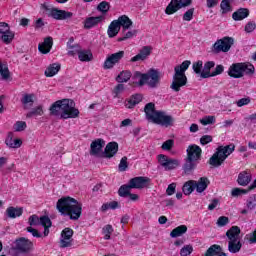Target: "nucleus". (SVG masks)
I'll use <instances>...</instances> for the list:
<instances>
[{"label":"nucleus","instance_id":"obj_19","mask_svg":"<svg viewBox=\"0 0 256 256\" xmlns=\"http://www.w3.org/2000/svg\"><path fill=\"white\" fill-rule=\"evenodd\" d=\"M117 151H119V144L117 142H110L105 147L103 158L111 159L117 155Z\"/></svg>","mask_w":256,"mask_h":256},{"label":"nucleus","instance_id":"obj_2","mask_svg":"<svg viewBox=\"0 0 256 256\" xmlns=\"http://www.w3.org/2000/svg\"><path fill=\"white\" fill-rule=\"evenodd\" d=\"M56 208L63 217H69L71 221H79L83 213V204L71 197L60 198Z\"/></svg>","mask_w":256,"mask_h":256},{"label":"nucleus","instance_id":"obj_49","mask_svg":"<svg viewBox=\"0 0 256 256\" xmlns=\"http://www.w3.org/2000/svg\"><path fill=\"white\" fill-rule=\"evenodd\" d=\"M126 30H123V36L118 38V41H127V39H132V37H135V35H137V30H132V31H128L125 32Z\"/></svg>","mask_w":256,"mask_h":256},{"label":"nucleus","instance_id":"obj_25","mask_svg":"<svg viewBox=\"0 0 256 256\" xmlns=\"http://www.w3.org/2000/svg\"><path fill=\"white\" fill-rule=\"evenodd\" d=\"M53 47V38L51 36L46 37L44 39V42L38 45V49L40 53H43V55H47L51 51Z\"/></svg>","mask_w":256,"mask_h":256},{"label":"nucleus","instance_id":"obj_51","mask_svg":"<svg viewBox=\"0 0 256 256\" xmlns=\"http://www.w3.org/2000/svg\"><path fill=\"white\" fill-rule=\"evenodd\" d=\"M247 193H249V190L243 188H233L231 191L233 197H241V195H247Z\"/></svg>","mask_w":256,"mask_h":256},{"label":"nucleus","instance_id":"obj_5","mask_svg":"<svg viewBox=\"0 0 256 256\" xmlns=\"http://www.w3.org/2000/svg\"><path fill=\"white\" fill-rule=\"evenodd\" d=\"M190 65L191 61L185 60L182 65L175 66L172 83L170 85V89H172V91L179 93V91H181V87H185V85H187V75H185V71L189 69Z\"/></svg>","mask_w":256,"mask_h":256},{"label":"nucleus","instance_id":"obj_52","mask_svg":"<svg viewBox=\"0 0 256 256\" xmlns=\"http://www.w3.org/2000/svg\"><path fill=\"white\" fill-rule=\"evenodd\" d=\"M25 129H27V123L25 121H17L14 124V131L16 132L25 131Z\"/></svg>","mask_w":256,"mask_h":256},{"label":"nucleus","instance_id":"obj_17","mask_svg":"<svg viewBox=\"0 0 256 256\" xmlns=\"http://www.w3.org/2000/svg\"><path fill=\"white\" fill-rule=\"evenodd\" d=\"M132 189H145L151 183L149 177L138 176L129 180L128 182Z\"/></svg>","mask_w":256,"mask_h":256},{"label":"nucleus","instance_id":"obj_21","mask_svg":"<svg viewBox=\"0 0 256 256\" xmlns=\"http://www.w3.org/2000/svg\"><path fill=\"white\" fill-rule=\"evenodd\" d=\"M105 21V16H96V17H88L84 22L85 29H93V27H97L99 23H103Z\"/></svg>","mask_w":256,"mask_h":256},{"label":"nucleus","instance_id":"obj_13","mask_svg":"<svg viewBox=\"0 0 256 256\" xmlns=\"http://www.w3.org/2000/svg\"><path fill=\"white\" fill-rule=\"evenodd\" d=\"M125 57V51L121 50L109 55L103 64V69H113L117 64L121 63V59Z\"/></svg>","mask_w":256,"mask_h":256},{"label":"nucleus","instance_id":"obj_38","mask_svg":"<svg viewBox=\"0 0 256 256\" xmlns=\"http://www.w3.org/2000/svg\"><path fill=\"white\" fill-rule=\"evenodd\" d=\"M185 233H187V227L185 225H180L171 231L170 237L175 239L181 237V235H185Z\"/></svg>","mask_w":256,"mask_h":256},{"label":"nucleus","instance_id":"obj_42","mask_svg":"<svg viewBox=\"0 0 256 256\" xmlns=\"http://www.w3.org/2000/svg\"><path fill=\"white\" fill-rule=\"evenodd\" d=\"M131 184L128 182V184L122 185L119 190H118V195L120 197H128L129 194L131 193Z\"/></svg>","mask_w":256,"mask_h":256},{"label":"nucleus","instance_id":"obj_15","mask_svg":"<svg viewBox=\"0 0 256 256\" xmlns=\"http://www.w3.org/2000/svg\"><path fill=\"white\" fill-rule=\"evenodd\" d=\"M48 17H52L56 21H65V19H71L73 17V12L52 8L49 10Z\"/></svg>","mask_w":256,"mask_h":256},{"label":"nucleus","instance_id":"obj_8","mask_svg":"<svg viewBox=\"0 0 256 256\" xmlns=\"http://www.w3.org/2000/svg\"><path fill=\"white\" fill-rule=\"evenodd\" d=\"M253 73H255V66L250 63H235L228 70L229 77L234 79H241L245 74L253 75Z\"/></svg>","mask_w":256,"mask_h":256},{"label":"nucleus","instance_id":"obj_37","mask_svg":"<svg viewBox=\"0 0 256 256\" xmlns=\"http://www.w3.org/2000/svg\"><path fill=\"white\" fill-rule=\"evenodd\" d=\"M133 74L129 70H123L122 72L119 73V75L116 77L117 83H127L129 79Z\"/></svg>","mask_w":256,"mask_h":256},{"label":"nucleus","instance_id":"obj_7","mask_svg":"<svg viewBox=\"0 0 256 256\" xmlns=\"http://www.w3.org/2000/svg\"><path fill=\"white\" fill-rule=\"evenodd\" d=\"M233 151H235V144L219 146L212 157H210L209 164L212 165V167H221L222 163H225V159H227Z\"/></svg>","mask_w":256,"mask_h":256},{"label":"nucleus","instance_id":"obj_20","mask_svg":"<svg viewBox=\"0 0 256 256\" xmlns=\"http://www.w3.org/2000/svg\"><path fill=\"white\" fill-rule=\"evenodd\" d=\"M143 101V95L134 94L125 100L124 105L126 109H133L136 105H139Z\"/></svg>","mask_w":256,"mask_h":256},{"label":"nucleus","instance_id":"obj_59","mask_svg":"<svg viewBox=\"0 0 256 256\" xmlns=\"http://www.w3.org/2000/svg\"><path fill=\"white\" fill-rule=\"evenodd\" d=\"M129 167V164L127 163V157L124 156L122 157V159L120 160V164H119V171H127V168Z\"/></svg>","mask_w":256,"mask_h":256},{"label":"nucleus","instance_id":"obj_58","mask_svg":"<svg viewBox=\"0 0 256 256\" xmlns=\"http://www.w3.org/2000/svg\"><path fill=\"white\" fill-rule=\"evenodd\" d=\"M229 224V218L227 216H220L217 220L218 227H225Z\"/></svg>","mask_w":256,"mask_h":256},{"label":"nucleus","instance_id":"obj_46","mask_svg":"<svg viewBox=\"0 0 256 256\" xmlns=\"http://www.w3.org/2000/svg\"><path fill=\"white\" fill-rule=\"evenodd\" d=\"M246 207L248 211H253L256 207V194L250 196L246 201Z\"/></svg>","mask_w":256,"mask_h":256},{"label":"nucleus","instance_id":"obj_41","mask_svg":"<svg viewBox=\"0 0 256 256\" xmlns=\"http://www.w3.org/2000/svg\"><path fill=\"white\" fill-rule=\"evenodd\" d=\"M45 112L43 111V107L41 105L33 108L30 112L26 114V117L28 119H31V117H41Z\"/></svg>","mask_w":256,"mask_h":256},{"label":"nucleus","instance_id":"obj_48","mask_svg":"<svg viewBox=\"0 0 256 256\" xmlns=\"http://www.w3.org/2000/svg\"><path fill=\"white\" fill-rule=\"evenodd\" d=\"M192 69L194 73H196V75H200L201 77V73H203V61L198 60L197 62H194L192 65Z\"/></svg>","mask_w":256,"mask_h":256},{"label":"nucleus","instance_id":"obj_31","mask_svg":"<svg viewBox=\"0 0 256 256\" xmlns=\"http://www.w3.org/2000/svg\"><path fill=\"white\" fill-rule=\"evenodd\" d=\"M247 17H249V9L247 8H239L232 14L234 21H243V19H247Z\"/></svg>","mask_w":256,"mask_h":256},{"label":"nucleus","instance_id":"obj_34","mask_svg":"<svg viewBox=\"0 0 256 256\" xmlns=\"http://www.w3.org/2000/svg\"><path fill=\"white\" fill-rule=\"evenodd\" d=\"M118 26L123 27V31H127L133 25V21L127 15L120 16L117 20Z\"/></svg>","mask_w":256,"mask_h":256},{"label":"nucleus","instance_id":"obj_29","mask_svg":"<svg viewBox=\"0 0 256 256\" xmlns=\"http://www.w3.org/2000/svg\"><path fill=\"white\" fill-rule=\"evenodd\" d=\"M6 215L10 219H17L23 215V208L10 206L6 209Z\"/></svg>","mask_w":256,"mask_h":256},{"label":"nucleus","instance_id":"obj_35","mask_svg":"<svg viewBox=\"0 0 256 256\" xmlns=\"http://www.w3.org/2000/svg\"><path fill=\"white\" fill-rule=\"evenodd\" d=\"M241 247H243L241 240L228 241V251L230 253H239L241 251Z\"/></svg>","mask_w":256,"mask_h":256},{"label":"nucleus","instance_id":"obj_11","mask_svg":"<svg viewBox=\"0 0 256 256\" xmlns=\"http://www.w3.org/2000/svg\"><path fill=\"white\" fill-rule=\"evenodd\" d=\"M159 165L162 166L164 171H173V169H177L179 167L180 162L177 159L169 158V156L164 154H159L157 156Z\"/></svg>","mask_w":256,"mask_h":256},{"label":"nucleus","instance_id":"obj_16","mask_svg":"<svg viewBox=\"0 0 256 256\" xmlns=\"http://www.w3.org/2000/svg\"><path fill=\"white\" fill-rule=\"evenodd\" d=\"M73 245V229L65 228L61 233L60 247L65 249Z\"/></svg>","mask_w":256,"mask_h":256},{"label":"nucleus","instance_id":"obj_23","mask_svg":"<svg viewBox=\"0 0 256 256\" xmlns=\"http://www.w3.org/2000/svg\"><path fill=\"white\" fill-rule=\"evenodd\" d=\"M252 179L253 176H251V173L242 171L238 174L237 183L238 185H241V187H247V185L251 183Z\"/></svg>","mask_w":256,"mask_h":256},{"label":"nucleus","instance_id":"obj_62","mask_svg":"<svg viewBox=\"0 0 256 256\" xmlns=\"http://www.w3.org/2000/svg\"><path fill=\"white\" fill-rule=\"evenodd\" d=\"M26 231H28V233H31V235L33 237H36L37 239L41 238V233H39V230L29 226L26 228Z\"/></svg>","mask_w":256,"mask_h":256},{"label":"nucleus","instance_id":"obj_26","mask_svg":"<svg viewBox=\"0 0 256 256\" xmlns=\"http://www.w3.org/2000/svg\"><path fill=\"white\" fill-rule=\"evenodd\" d=\"M75 53H78V59L82 62L93 61V53L90 50H83L79 47H76Z\"/></svg>","mask_w":256,"mask_h":256},{"label":"nucleus","instance_id":"obj_45","mask_svg":"<svg viewBox=\"0 0 256 256\" xmlns=\"http://www.w3.org/2000/svg\"><path fill=\"white\" fill-rule=\"evenodd\" d=\"M124 91H125V84L119 83L118 85H116L114 87V89L112 90V94L114 95V99H117V97H119V95H121Z\"/></svg>","mask_w":256,"mask_h":256},{"label":"nucleus","instance_id":"obj_3","mask_svg":"<svg viewBox=\"0 0 256 256\" xmlns=\"http://www.w3.org/2000/svg\"><path fill=\"white\" fill-rule=\"evenodd\" d=\"M144 113L146 119L156 125H163L164 127H171L173 125V116L167 115V112L165 111L155 110V103L153 102L145 105Z\"/></svg>","mask_w":256,"mask_h":256},{"label":"nucleus","instance_id":"obj_12","mask_svg":"<svg viewBox=\"0 0 256 256\" xmlns=\"http://www.w3.org/2000/svg\"><path fill=\"white\" fill-rule=\"evenodd\" d=\"M193 0H171L168 6L165 9L166 15H173L183 9V7H189Z\"/></svg>","mask_w":256,"mask_h":256},{"label":"nucleus","instance_id":"obj_39","mask_svg":"<svg viewBox=\"0 0 256 256\" xmlns=\"http://www.w3.org/2000/svg\"><path fill=\"white\" fill-rule=\"evenodd\" d=\"M13 39H15V33L11 30L4 32V34L1 35V41L4 42L5 45H11Z\"/></svg>","mask_w":256,"mask_h":256},{"label":"nucleus","instance_id":"obj_36","mask_svg":"<svg viewBox=\"0 0 256 256\" xmlns=\"http://www.w3.org/2000/svg\"><path fill=\"white\" fill-rule=\"evenodd\" d=\"M215 67V62L213 61H208L204 64V68L201 73V78L202 79H209L211 77V69Z\"/></svg>","mask_w":256,"mask_h":256},{"label":"nucleus","instance_id":"obj_56","mask_svg":"<svg viewBox=\"0 0 256 256\" xmlns=\"http://www.w3.org/2000/svg\"><path fill=\"white\" fill-rule=\"evenodd\" d=\"M195 13V8L188 9L183 15V21H191L193 19V14Z\"/></svg>","mask_w":256,"mask_h":256},{"label":"nucleus","instance_id":"obj_24","mask_svg":"<svg viewBox=\"0 0 256 256\" xmlns=\"http://www.w3.org/2000/svg\"><path fill=\"white\" fill-rule=\"evenodd\" d=\"M5 143L7 147H10V149H19V147L23 145V141L21 139H13V132L8 133Z\"/></svg>","mask_w":256,"mask_h":256},{"label":"nucleus","instance_id":"obj_14","mask_svg":"<svg viewBox=\"0 0 256 256\" xmlns=\"http://www.w3.org/2000/svg\"><path fill=\"white\" fill-rule=\"evenodd\" d=\"M105 147V140L96 139L90 145V155L92 157H103V148Z\"/></svg>","mask_w":256,"mask_h":256},{"label":"nucleus","instance_id":"obj_44","mask_svg":"<svg viewBox=\"0 0 256 256\" xmlns=\"http://www.w3.org/2000/svg\"><path fill=\"white\" fill-rule=\"evenodd\" d=\"M51 219L48 216H42V227H44V237L49 235V227H51Z\"/></svg>","mask_w":256,"mask_h":256},{"label":"nucleus","instance_id":"obj_55","mask_svg":"<svg viewBox=\"0 0 256 256\" xmlns=\"http://www.w3.org/2000/svg\"><path fill=\"white\" fill-rule=\"evenodd\" d=\"M173 145H175V141H173V139H169L162 144V149L163 151H171V149H173Z\"/></svg>","mask_w":256,"mask_h":256},{"label":"nucleus","instance_id":"obj_6","mask_svg":"<svg viewBox=\"0 0 256 256\" xmlns=\"http://www.w3.org/2000/svg\"><path fill=\"white\" fill-rule=\"evenodd\" d=\"M33 251V242L25 237H20L13 242L9 249L11 256H27Z\"/></svg>","mask_w":256,"mask_h":256},{"label":"nucleus","instance_id":"obj_10","mask_svg":"<svg viewBox=\"0 0 256 256\" xmlns=\"http://www.w3.org/2000/svg\"><path fill=\"white\" fill-rule=\"evenodd\" d=\"M233 43L234 40L231 37H224L219 39L214 43L212 47V53H227L233 46Z\"/></svg>","mask_w":256,"mask_h":256},{"label":"nucleus","instance_id":"obj_30","mask_svg":"<svg viewBox=\"0 0 256 256\" xmlns=\"http://www.w3.org/2000/svg\"><path fill=\"white\" fill-rule=\"evenodd\" d=\"M209 178L201 177L198 181H195V189L197 193H203L207 187H209Z\"/></svg>","mask_w":256,"mask_h":256},{"label":"nucleus","instance_id":"obj_32","mask_svg":"<svg viewBox=\"0 0 256 256\" xmlns=\"http://www.w3.org/2000/svg\"><path fill=\"white\" fill-rule=\"evenodd\" d=\"M205 256H227L221 249V246L214 244L207 251Z\"/></svg>","mask_w":256,"mask_h":256},{"label":"nucleus","instance_id":"obj_57","mask_svg":"<svg viewBox=\"0 0 256 256\" xmlns=\"http://www.w3.org/2000/svg\"><path fill=\"white\" fill-rule=\"evenodd\" d=\"M144 76H145V74H143L139 71L134 72L133 78L134 79H140L138 83L141 87H142V85H145V79L143 78Z\"/></svg>","mask_w":256,"mask_h":256},{"label":"nucleus","instance_id":"obj_40","mask_svg":"<svg viewBox=\"0 0 256 256\" xmlns=\"http://www.w3.org/2000/svg\"><path fill=\"white\" fill-rule=\"evenodd\" d=\"M182 191H183L184 195H191V193H193V191H195V181L194 180L187 181L183 185Z\"/></svg>","mask_w":256,"mask_h":256},{"label":"nucleus","instance_id":"obj_64","mask_svg":"<svg viewBox=\"0 0 256 256\" xmlns=\"http://www.w3.org/2000/svg\"><path fill=\"white\" fill-rule=\"evenodd\" d=\"M176 188H177V184L175 183H171L170 185H168V188L166 189L167 195H170V196L174 195Z\"/></svg>","mask_w":256,"mask_h":256},{"label":"nucleus","instance_id":"obj_27","mask_svg":"<svg viewBox=\"0 0 256 256\" xmlns=\"http://www.w3.org/2000/svg\"><path fill=\"white\" fill-rule=\"evenodd\" d=\"M121 31V27L119 26V22L114 20L110 23L108 26L107 34L110 39H113V37H117L119 35V32Z\"/></svg>","mask_w":256,"mask_h":256},{"label":"nucleus","instance_id":"obj_1","mask_svg":"<svg viewBox=\"0 0 256 256\" xmlns=\"http://www.w3.org/2000/svg\"><path fill=\"white\" fill-rule=\"evenodd\" d=\"M50 115L56 119H77L79 109L75 108V102L69 99L57 100L49 109Z\"/></svg>","mask_w":256,"mask_h":256},{"label":"nucleus","instance_id":"obj_63","mask_svg":"<svg viewBox=\"0 0 256 256\" xmlns=\"http://www.w3.org/2000/svg\"><path fill=\"white\" fill-rule=\"evenodd\" d=\"M213 141V137L209 135H204L200 138L201 145H207L208 143H211Z\"/></svg>","mask_w":256,"mask_h":256},{"label":"nucleus","instance_id":"obj_9","mask_svg":"<svg viewBox=\"0 0 256 256\" xmlns=\"http://www.w3.org/2000/svg\"><path fill=\"white\" fill-rule=\"evenodd\" d=\"M144 84L148 85L152 89L159 87V83H161V72L155 68H151L144 73Z\"/></svg>","mask_w":256,"mask_h":256},{"label":"nucleus","instance_id":"obj_22","mask_svg":"<svg viewBox=\"0 0 256 256\" xmlns=\"http://www.w3.org/2000/svg\"><path fill=\"white\" fill-rule=\"evenodd\" d=\"M241 228L239 226H232L227 232L226 237L228 241H241Z\"/></svg>","mask_w":256,"mask_h":256},{"label":"nucleus","instance_id":"obj_53","mask_svg":"<svg viewBox=\"0 0 256 256\" xmlns=\"http://www.w3.org/2000/svg\"><path fill=\"white\" fill-rule=\"evenodd\" d=\"M201 125H213L215 123V116H205L200 119Z\"/></svg>","mask_w":256,"mask_h":256},{"label":"nucleus","instance_id":"obj_50","mask_svg":"<svg viewBox=\"0 0 256 256\" xmlns=\"http://www.w3.org/2000/svg\"><path fill=\"white\" fill-rule=\"evenodd\" d=\"M102 233L104 235V239H111V235L113 234V226H111L110 224L104 226L102 229Z\"/></svg>","mask_w":256,"mask_h":256},{"label":"nucleus","instance_id":"obj_43","mask_svg":"<svg viewBox=\"0 0 256 256\" xmlns=\"http://www.w3.org/2000/svg\"><path fill=\"white\" fill-rule=\"evenodd\" d=\"M43 216L39 218L37 215H32L28 219L30 227H37V225H43L42 223Z\"/></svg>","mask_w":256,"mask_h":256},{"label":"nucleus","instance_id":"obj_18","mask_svg":"<svg viewBox=\"0 0 256 256\" xmlns=\"http://www.w3.org/2000/svg\"><path fill=\"white\" fill-rule=\"evenodd\" d=\"M153 48L151 46H144L139 50V53L130 59V63H137V61H145L151 55Z\"/></svg>","mask_w":256,"mask_h":256},{"label":"nucleus","instance_id":"obj_47","mask_svg":"<svg viewBox=\"0 0 256 256\" xmlns=\"http://www.w3.org/2000/svg\"><path fill=\"white\" fill-rule=\"evenodd\" d=\"M0 75L4 80L9 79L10 77L9 68L7 67V65L1 63V60H0Z\"/></svg>","mask_w":256,"mask_h":256},{"label":"nucleus","instance_id":"obj_33","mask_svg":"<svg viewBox=\"0 0 256 256\" xmlns=\"http://www.w3.org/2000/svg\"><path fill=\"white\" fill-rule=\"evenodd\" d=\"M59 71H61V64H50L47 69L45 70L44 74L47 77H55V75H57V73H59Z\"/></svg>","mask_w":256,"mask_h":256},{"label":"nucleus","instance_id":"obj_54","mask_svg":"<svg viewBox=\"0 0 256 256\" xmlns=\"http://www.w3.org/2000/svg\"><path fill=\"white\" fill-rule=\"evenodd\" d=\"M191 253H193V246L191 245H186L180 250L181 256H189Z\"/></svg>","mask_w":256,"mask_h":256},{"label":"nucleus","instance_id":"obj_4","mask_svg":"<svg viewBox=\"0 0 256 256\" xmlns=\"http://www.w3.org/2000/svg\"><path fill=\"white\" fill-rule=\"evenodd\" d=\"M187 157L185 158V163L183 165V171L185 175H191L195 169H197V165L201 161V154L203 150L198 145H190L187 150Z\"/></svg>","mask_w":256,"mask_h":256},{"label":"nucleus","instance_id":"obj_60","mask_svg":"<svg viewBox=\"0 0 256 256\" xmlns=\"http://www.w3.org/2000/svg\"><path fill=\"white\" fill-rule=\"evenodd\" d=\"M98 11H101L102 13H107V11H109V4L107 1H102L98 7H97Z\"/></svg>","mask_w":256,"mask_h":256},{"label":"nucleus","instance_id":"obj_28","mask_svg":"<svg viewBox=\"0 0 256 256\" xmlns=\"http://www.w3.org/2000/svg\"><path fill=\"white\" fill-rule=\"evenodd\" d=\"M23 109H31L35 103V94H23L21 98Z\"/></svg>","mask_w":256,"mask_h":256},{"label":"nucleus","instance_id":"obj_61","mask_svg":"<svg viewBox=\"0 0 256 256\" xmlns=\"http://www.w3.org/2000/svg\"><path fill=\"white\" fill-rule=\"evenodd\" d=\"M225 71V67L223 65H217L215 70L211 72V77H217V75H221Z\"/></svg>","mask_w":256,"mask_h":256}]
</instances>
